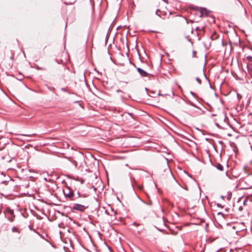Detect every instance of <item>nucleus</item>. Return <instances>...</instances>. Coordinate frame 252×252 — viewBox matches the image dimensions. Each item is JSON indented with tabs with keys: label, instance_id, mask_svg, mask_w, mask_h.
<instances>
[{
	"label": "nucleus",
	"instance_id": "28",
	"mask_svg": "<svg viewBox=\"0 0 252 252\" xmlns=\"http://www.w3.org/2000/svg\"><path fill=\"white\" fill-rule=\"evenodd\" d=\"M133 224L134 225H135V226H137V225H138V224H137L135 222H134L133 223Z\"/></svg>",
	"mask_w": 252,
	"mask_h": 252
},
{
	"label": "nucleus",
	"instance_id": "31",
	"mask_svg": "<svg viewBox=\"0 0 252 252\" xmlns=\"http://www.w3.org/2000/svg\"><path fill=\"white\" fill-rule=\"evenodd\" d=\"M216 126H218V127H220V126H219V125L218 124H217V123H216Z\"/></svg>",
	"mask_w": 252,
	"mask_h": 252
},
{
	"label": "nucleus",
	"instance_id": "10",
	"mask_svg": "<svg viewBox=\"0 0 252 252\" xmlns=\"http://www.w3.org/2000/svg\"><path fill=\"white\" fill-rule=\"evenodd\" d=\"M76 1V0H74L72 2H64V3L66 5H71V4H73L74 3H75Z\"/></svg>",
	"mask_w": 252,
	"mask_h": 252
},
{
	"label": "nucleus",
	"instance_id": "8",
	"mask_svg": "<svg viewBox=\"0 0 252 252\" xmlns=\"http://www.w3.org/2000/svg\"><path fill=\"white\" fill-rule=\"evenodd\" d=\"M189 104L194 107H196V108H199L198 107H197L195 104H194L192 102L190 101H189V102H188Z\"/></svg>",
	"mask_w": 252,
	"mask_h": 252
},
{
	"label": "nucleus",
	"instance_id": "48",
	"mask_svg": "<svg viewBox=\"0 0 252 252\" xmlns=\"http://www.w3.org/2000/svg\"><path fill=\"white\" fill-rule=\"evenodd\" d=\"M174 179L175 182H177V180H176L175 178H174Z\"/></svg>",
	"mask_w": 252,
	"mask_h": 252
},
{
	"label": "nucleus",
	"instance_id": "27",
	"mask_svg": "<svg viewBox=\"0 0 252 252\" xmlns=\"http://www.w3.org/2000/svg\"><path fill=\"white\" fill-rule=\"evenodd\" d=\"M195 53V52L194 51H193V53H192V57H194V54Z\"/></svg>",
	"mask_w": 252,
	"mask_h": 252
},
{
	"label": "nucleus",
	"instance_id": "35",
	"mask_svg": "<svg viewBox=\"0 0 252 252\" xmlns=\"http://www.w3.org/2000/svg\"><path fill=\"white\" fill-rule=\"evenodd\" d=\"M242 209H243L242 207H239V210H242Z\"/></svg>",
	"mask_w": 252,
	"mask_h": 252
},
{
	"label": "nucleus",
	"instance_id": "38",
	"mask_svg": "<svg viewBox=\"0 0 252 252\" xmlns=\"http://www.w3.org/2000/svg\"><path fill=\"white\" fill-rule=\"evenodd\" d=\"M185 20H186V23H187V24H188V22L187 21V18H185Z\"/></svg>",
	"mask_w": 252,
	"mask_h": 252
},
{
	"label": "nucleus",
	"instance_id": "23",
	"mask_svg": "<svg viewBox=\"0 0 252 252\" xmlns=\"http://www.w3.org/2000/svg\"><path fill=\"white\" fill-rule=\"evenodd\" d=\"M77 195L78 197H81V194L79 191L77 192Z\"/></svg>",
	"mask_w": 252,
	"mask_h": 252
},
{
	"label": "nucleus",
	"instance_id": "50",
	"mask_svg": "<svg viewBox=\"0 0 252 252\" xmlns=\"http://www.w3.org/2000/svg\"><path fill=\"white\" fill-rule=\"evenodd\" d=\"M217 252H219V251H218Z\"/></svg>",
	"mask_w": 252,
	"mask_h": 252
},
{
	"label": "nucleus",
	"instance_id": "11",
	"mask_svg": "<svg viewBox=\"0 0 252 252\" xmlns=\"http://www.w3.org/2000/svg\"><path fill=\"white\" fill-rule=\"evenodd\" d=\"M195 80L199 84H201V80L198 77H196Z\"/></svg>",
	"mask_w": 252,
	"mask_h": 252
},
{
	"label": "nucleus",
	"instance_id": "14",
	"mask_svg": "<svg viewBox=\"0 0 252 252\" xmlns=\"http://www.w3.org/2000/svg\"><path fill=\"white\" fill-rule=\"evenodd\" d=\"M190 94L194 97H196L197 96L196 94L194 93H193V92H191V91L190 92Z\"/></svg>",
	"mask_w": 252,
	"mask_h": 252
},
{
	"label": "nucleus",
	"instance_id": "2",
	"mask_svg": "<svg viewBox=\"0 0 252 252\" xmlns=\"http://www.w3.org/2000/svg\"><path fill=\"white\" fill-rule=\"evenodd\" d=\"M67 190L68 191L65 190H63V194L66 197L68 198L71 200H73L74 199L73 198L74 196V192L72 190H71L70 188H67Z\"/></svg>",
	"mask_w": 252,
	"mask_h": 252
},
{
	"label": "nucleus",
	"instance_id": "45",
	"mask_svg": "<svg viewBox=\"0 0 252 252\" xmlns=\"http://www.w3.org/2000/svg\"><path fill=\"white\" fill-rule=\"evenodd\" d=\"M126 166H128V164H126Z\"/></svg>",
	"mask_w": 252,
	"mask_h": 252
},
{
	"label": "nucleus",
	"instance_id": "19",
	"mask_svg": "<svg viewBox=\"0 0 252 252\" xmlns=\"http://www.w3.org/2000/svg\"><path fill=\"white\" fill-rule=\"evenodd\" d=\"M217 206L219 207H220L221 208H222L223 207V206H222L221 204H219V203H218L217 204Z\"/></svg>",
	"mask_w": 252,
	"mask_h": 252
},
{
	"label": "nucleus",
	"instance_id": "20",
	"mask_svg": "<svg viewBox=\"0 0 252 252\" xmlns=\"http://www.w3.org/2000/svg\"><path fill=\"white\" fill-rule=\"evenodd\" d=\"M251 65L252 66V68H250V73L251 74V76L252 77V63L251 64Z\"/></svg>",
	"mask_w": 252,
	"mask_h": 252
},
{
	"label": "nucleus",
	"instance_id": "26",
	"mask_svg": "<svg viewBox=\"0 0 252 252\" xmlns=\"http://www.w3.org/2000/svg\"><path fill=\"white\" fill-rule=\"evenodd\" d=\"M128 114L131 117H132L133 114L131 113H128Z\"/></svg>",
	"mask_w": 252,
	"mask_h": 252
},
{
	"label": "nucleus",
	"instance_id": "9",
	"mask_svg": "<svg viewBox=\"0 0 252 252\" xmlns=\"http://www.w3.org/2000/svg\"><path fill=\"white\" fill-rule=\"evenodd\" d=\"M12 231L13 232H17L18 233H19V231L18 230V228L15 226L13 227V228H12Z\"/></svg>",
	"mask_w": 252,
	"mask_h": 252
},
{
	"label": "nucleus",
	"instance_id": "15",
	"mask_svg": "<svg viewBox=\"0 0 252 252\" xmlns=\"http://www.w3.org/2000/svg\"><path fill=\"white\" fill-rule=\"evenodd\" d=\"M203 74H204V76L205 78L206 79H207V80H208L209 83V84H210V88H212V86H211V84H210V83L209 80V79L207 78V77H206V76L205 73H204V72H203Z\"/></svg>",
	"mask_w": 252,
	"mask_h": 252
},
{
	"label": "nucleus",
	"instance_id": "29",
	"mask_svg": "<svg viewBox=\"0 0 252 252\" xmlns=\"http://www.w3.org/2000/svg\"><path fill=\"white\" fill-rule=\"evenodd\" d=\"M220 198L223 199L225 198V196H223V195H221V196H220Z\"/></svg>",
	"mask_w": 252,
	"mask_h": 252
},
{
	"label": "nucleus",
	"instance_id": "13",
	"mask_svg": "<svg viewBox=\"0 0 252 252\" xmlns=\"http://www.w3.org/2000/svg\"><path fill=\"white\" fill-rule=\"evenodd\" d=\"M109 34H108V32H107V34L106 36V37H105V43L106 44V43L107 42V41L108 40V38H109Z\"/></svg>",
	"mask_w": 252,
	"mask_h": 252
},
{
	"label": "nucleus",
	"instance_id": "32",
	"mask_svg": "<svg viewBox=\"0 0 252 252\" xmlns=\"http://www.w3.org/2000/svg\"><path fill=\"white\" fill-rule=\"evenodd\" d=\"M227 198L228 200H229L230 199L231 197L229 196H228Z\"/></svg>",
	"mask_w": 252,
	"mask_h": 252
},
{
	"label": "nucleus",
	"instance_id": "5",
	"mask_svg": "<svg viewBox=\"0 0 252 252\" xmlns=\"http://www.w3.org/2000/svg\"><path fill=\"white\" fill-rule=\"evenodd\" d=\"M137 70L138 72L140 74V75L142 77H146L149 75L148 72H147L146 71L144 70L143 69L140 67H137Z\"/></svg>",
	"mask_w": 252,
	"mask_h": 252
},
{
	"label": "nucleus",
	"instance_id": "18",
	"mask_svg": "<svg viewBox=\"0 0 252 252\" xmlns=\"http://www.w3.org/2000/svg\"><path fill=\"white\" fill-rule=\"evenodd\" d=\"M8 220L12 222V221H13L14 218L12 217V218H8Z\"/></svg>",
	"mask_w": 252,
	"mask_h": 252
},
{
	"label": "nucleus",
	"instance_id": "34",
	"mask_svg": "<svg viewBox=\"0 0 252 252\" xmlns=\"http://www.w3.org/2000/svg\"><path fill=\"white\" fill-rule=\"evenodd\" d=\"M44 180L46 181H48V180H47V179L46 178H44Z\"/></svg>",
	"mask_w": 252,
	"mask_h": 252
},
{
	"label": "nucleus",
	"instance_id": "24",
	"mask_svg": "<svg viewBox=\"0 0 252 252\" xmlns=\"http://www.w3.org/2000/svg\"><path fill=\"white\" fill-rule=\"evenodd\" d=\"M61 90L63 91H64V92H66V89L64 88H63L61 89Z\"/></svg>",
	"mask_w": 252,
	"mask_h": 252
},
{
	"label": "nucleus",
	"instance_id": "49",
	"mask_svg": "<svg viewBox=\"0 0 252 252\" xmlns=\"http://www.w3.org/2000/svg\"><path fill=\"white\" fill-rule=\"evenodd\" d=\"M23 135H24V136H27V135H25V134H23Z\"/></svg>",
	"mask_w": 252,
	"mask_h": 252
},
{
	"label": "nucleus",
	"instance_id": "33",
	"mask_svg": "<svg viewBox=\"0 0 252 252\" xmlns=\"http://www.w3.org/2000/svg\"><path fill=\"white\" fill-rule=\"evenodd\" d=\"M140 200H141V201L142 202H143V203H145V204H147V203H146V202H145L144 201L142 200V199H140Z\"/></svg>",
	"mask_w": 252,
	"mask_h": 252
},
{
	"label": "nucleus",
	"instance_id": "21",
	"mask_svg": "<svg viewBox=\"0 0 252 252\" xmlns=\"http://www.w3.org/2000/svg\"><path fill=\"white\" fill-rule=\"evenodd\" d=\"M37 69H38V70H45V69H44V68H42V67H37Z\"/></svg>",
	"mask_w": 252,
	"mask_h": 252
},
{
	"label": "nucleus",
	"instance_id": "30",
	"mask_svg": "<svg viewBox=\"0 0 252 252\" xmlns=\"http://www.w3.org/2000/svg\"><path fill=\"white\" fill-rule=\"evenodd\" d=\"M105 213L106 214H107V215H109V213H108V211H107V210H105Z\"/></svg>",
	"mask_w": 252,
	"mask_h": 252
},
{
	"label": "nucleus",
	"instance_id": "17",
	"mask_svg": "<svg viewBox=\"0 0 252 252\" xmlns=\"http://www.w3.org/2000/svg\"><path fill=\"white\" fill-rule=\"evenodd\" d=\"M218 215H221L222 217L224 218V214H223L221 212H218Z\"/></svg>",
	"mask_w": 252,
	"mask_h": 252
},
{
	"label": "nucleus",
	"instance_id": "47",
	"mask_svg": "<svg viewBox=\"0 0 252 252\" xmlns=\"http://www.w3.org/2000/svg\"><path fill=\"white\" fill-rule=\"evenodd\" d=\"M1 150H2V148H0V151H1Z\"/></svg>",
	"mask_w": 252,
	"mask_h": 252
},
{
	"label": "nucleus",
	"instance_id": "25",
	"mask_svg": "<svg viewBox=\"0 0 252 252\" xmlns=\"http://www.w3.org/2000/svg\"><path fill=\"white\" fill-rule=\"evenodd\" d=\"M195 30H196V31H200V29H199V27H196V28H195Z\"/></svg>",
	"mask_w": 252,
	"mask_h": 252
},
{
	"label": "nucleus",
	"instance_id": "46",
	"mask_svg": "<svg viewBox=\"0 0 252 252\" xmlns=\"http://www.w3.org/2000/svg\"><path fill=\"white\" fill-rule=\"evenodd\" d=\"M222 44L223 45V41H222Z\"/></svg>",
	"mask_w": 252,
	"mask_h": 252
},
{
	"label": "nucleus",
	"instance_id": "16",
	"mask_svg": "<svg viewBox=\"0 0 252 252\" xmlns=\"http://www.w3.org/2000/svg\"><path fill=\"white\" fill-rule=\"evenodd\" d=\"M247 59L248 60H249V61H252V56H249L247 57Z\"/></svg>",
	"mask_w": 252,
	"mask_h": 252
},
{
	"label": "nucleus",
	"instance_id": "7",
	"mask_svg": "<svg viewBox=\"0 0 252 252\" xmlns=\"http://www.w3.org/2000/svg\"><path fill=\"white\" fill-rule=\"evenodd\" d=\"M216 167L220 171H222L223 169V166L220 163L216 164Z\"/></svg>",
	"mask_w": 252,
	"mask_h": 252
},
{
	"label": "nucleus",
	"instance_id": "41",
	"mask_svg": "<svg viewBox=\"0 0 252 252\" xmlns=\"http://www.w3.org/2000/svg\"><path fill=\"white\" fill-rule=\"evenodd\" d=\"M96 189V188L94 187V190H95Z\"/></svg>",
	"mask_w": 252,
	"mask_h": 252
},
{
	"label": "nucleus",
	"instance_id": "12",
	"mask_svg": "<svg viewBox=\"0 0 252 252\" xmlns=\"http://www.w3.org/2000/svg\"><path fill=\"white\" fill-rule=\"evenodd\" d=\"M158 12H161L159 9H157L156 11V14L158 15V17H161L160 15L158 14Z\"/></svg>",
	"mask_w": 252,
	"mask_h": 252
},
{
	"label": "nucleus",
	"instance_id": "43",
	"mask_svg": "<svg viewBox=\"0 0 252 252\" xmlns=\"http://www.w3.org/2000/svg\"><path fill=\"white\" fill-rule=\"evenodd\" d=\"M94 70H95V71H96L97 72H98V71H97V70H96V68H95V69H94Z\"/></svg>",
	"mask_w": 252,
	"mask_h": 252
},
{
	"label": "nucleus",
	"instance_id": "39",
	"mask_svg": "<svg viewBox=\"0 0 252 252\" xmlns=\"http://www.w3.org/2000/svg\"><path fill=\"white\" fill-rule=\"evenodd\" d=\"M149 95L150 96H152V97H154V96L151 94H149Z\"/></svg>",
	"mask_w": 252,
	"mask_h": 252
},
{
	"label": "nucleus",
	"instance_id": "42",
	"mask_svg": "<svg viewBox=\"0 0 252 252\" xmlns=\"http://www.w3.org/2000/svg\"><path fill=\"white\" fill-rule=\"evenodd\" d=\"M158 95H161V94L160 93H158Z\"/></svg>",
	"mask_w": 252,
	"mask_h": 252
},
{
	"label": "nucleus",
	"instance_id": "37",
	"mask_svg": "<svg viewBox=\"0 0 252 252\" xmlns=\"http://www.w3.org/2000/svg\"><path fill=\"white\" fill-rule=\"evenodd\" d=\"M228 209H229L228 208H225V210L226 211H228Z\"/></svg>",
	"mask_w": 252,
	"mask_h": 252
},
{
	"label": "nucleus",
	"instance_id": "40",
	"mask_svg": "<svg viewBox=\"0 0 252 252\" xmlns=\"http://www.w3.org/2000/svg\"><path fill=\"white\" fill-rule=\"evenodd\" d=\"M188 40L189 41V42H191L192 43V42L191 41V39H189Z\"/></svg>",
	"mask_w": 252,
	"mask_h": 252
},
{
	"label": "nucleus",
	"instance_id": "22",
	"mask_svg": "<svg viewBox=\"0 0 252 252\" xmlns=\"http://www.w3.org/2000/svg\"><path fill=\"white\" fill-rule=\"evenodd\" d=\"M204 29H205V27H202L201 29H200V31H202L204 32H205V30H204Z\"/></svg>",
	"mask_w": 252,
	"mask_h": 252
},
{
	"label": "nucleus",
	"instance_id": "1",
	"mask_svg": "<svg viewBox=\"0 0 252 252\" xmlns=\"http://www.w3.org/2000/svg\"><path fill=\"white\" fill-rule=\"evenodd\" d=\"M193 9L199 11V12L200 13L199 17H202L203 15H205L206 16H209L210 13H211V11L208 10L205 7H199L196 6L195 8H193Z\"/></svg>",
	"mask_w": 252,
	"mask_h": 252
},
{
	"label": "nucleus",
	"instance_id": "44",
	"mask_svg": "<svg viewBox=\"0 0 252 252\" xmlns=\"http://www.w3.org/2000/svg\"><path fill=\"white\" fill-rule=\"evenodd\" d=\"M145 90H146V91H148V89H147V88H145Z\"/></svg>",
	"mask_w": 252,
	"mask_h": 252
},
{
	"label": "nucleus",
	"instance_id": "36",
	"mask_svg": "<svg viewBox=\"0 0 252 252\" xmlns=\"http://www.w3.org/2000/svg\"><path fill=\"white\" fill-rule=\"evenodd\" d=\"M150 93H151V94H154V92H153V91H151V92H150Z\"/></svg>",
	"mask_w": 252,
	"mask_h": 252
},
{
	"label": "nucleus",
	"instance_id": "4",
	"mask_svg": "<svg viewBox=\"0 0 252 252\" xmlns=\"http://www.w3.org/2000/svg\"><path fill=\"white\" fill-rule=\"evenodd\" d=\"M87 208V207L84 206L83 205L76 203L74 205V206L73 207V209L80 211V212H83L84 210Z\"/></svg>",
	"mask_w": 252,
	"mask_h": 252
},
{
	"label": "nucleus",
	"instance_id": "3",
	"mask_svg": "<svg viewBox=\"0 0 252 252\" xmlns=\"http://www.w3.org/2000/svg\"><path fill=\"white\" fill-rule=\"evenodd\" d=\"M128 175L129 176V179L131 182V186L132 189H134V186L135 185L140 190L142 189L143 187L137 184L136 180L134 178L131 176V173H129Z\"/></svg>",
	"mask_w": 252,
	"mask_h": 252
},
{
	"label": "nucleus",
	"instance_id": "6",
	"mask_svg": "<svg viewBox=\"0 0 252 252\" xmlns=\"http://www.w3.org/2000/svg\"><path fill=\"white\" fill-rule=\"evenodd\" d=\"M5 211L10 214L13 218L15 217L13 210L11 209L9 207H7L6 208Z\"/></svg>",
	"mask_w": 252,
	"mask_h": 252
}]
</instances>
